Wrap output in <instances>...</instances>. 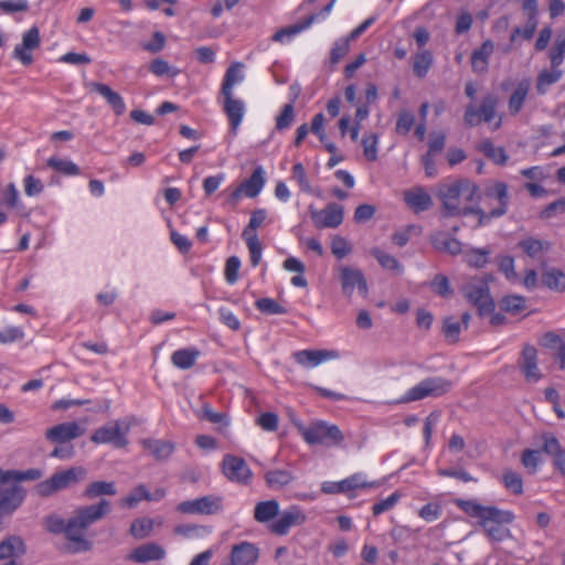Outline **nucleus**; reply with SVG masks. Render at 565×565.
<instances>
[{
  "label": "nucleus",
  "instance_id": "obj_1",
  "mask_svg": "<svg viewBox=\"0 0 565 565\" xmlns=\"http://www.w3.org/2000/svg\"><path fill=\"white\" fill-rule=\"evenodd\" d=\"M446 216L477 215V206L469 203L479 199V186L469 179L446 180L436 192Z\"/></svg>",
  "mask_w": 565,
  "mask_h": 565
},
{
  "label": "nucleus",
  "instance_id": "obj_2",
  "mask_svg": "<svg viewBox=\"0 0 565 565\" xmlns=\"http://www.w3.org/2000/svg\"><path fill=\"white\" fill-rule=\"evenodd\" d=\"M111 510V503L102 499L96 504L78 507L68 519L72 551H87L90 547L85 539V531L94 523L104 519Z\"/></svg>",
  "mask_w": 565,
  "mask_h": 565
},
{
  "label": "nucleus",
  "instance_id": "obj_3",
  "mask_svg": "<svg viewBox=\"0 0 565 565\" xmlns=\"http://www.w3.org/2000/svg\"><path fill=\"white\" fill-rule=\"evenodd\" d=\"M482 195L487 205L492 207L489 212H486L480 206H477L478 226L488 225L493 218L502 217L507 214L510 205L509 188L502 181H494L488 184Z\"/></svg>",
  "mask_w": 565,
  "mask_h": 565
},
{
  "label": "nucleus",
  "instance_id": "obj_4",
  "mask_svg": "<svg viewBox=\"0 0 565 565\" xmlns=\"http://www.w3.org/2000/svg\"><path fill=\"white\" fill-rule=\"evenodd\" d=\"M499 97L493 93L487 94L479 107L469 104L463 115L466 126L476 127L484 121L490 125L492 131L498 130L502 125V117L497 113Z\"/></svg>",
  "mask_w": 565,
  "mask_h": 565
},
{
  "label": "nucleus",
  "instance_id": "obj_5",
  "mask_svg": "<svg viewBox=\"0 0 565 565\" xmlns=\"http://www.w3.org/2000/svg\"><path fill=\"white\" fill-rule=\"evenodd\" d=\"M300 433L309 445L339 446L344 439L342 431L337 425L322 420L312 423L309 426H301Z\"/></svg>",
  "mask_w": 565,
  "mask_h": 565
},
{
  "label": "nucleus",
  "instance_id": "obj_6",
  "mask_svg": "<svg viewBox=\"0 0 565 565\" xmlns=\"http://www.w3.org/2000/svg\"><path fill=\"white\" fill-rule=\"evenodd\" d=\"M85 469L82 467H72L70 469L55 472L51 478L36 484V492L41 497H50L61 490L76 484L85 477Z\"/></svg>",
  "mask_w": 565,
  "mask_h": 565
},
{
  "label": "nucleus",
  "instance_id": "obj_7",
  "mask_svg": "<svg viewBox=\"0 0 565 565\" xmlns=\"http://www.w3.org/2000/svg\"><path fill=\"white\" fill-rule=\"evenodd\" d=\"M451 382L441 376L427 377L411 387L399 399L401 403H411L426 397H438L451 388Z\"/></svg>",
  "mask_w": 565,
  "mask_h": 565
},
{
  "label": "nucleus",
  "instance_id": "obj_8",
  "mask_svg": "<svg viewBox=\"0 0 565 565\" xmlns=\"http://www.w3.org/2000/svg\"><path fill=\"white\" fill-rule=\"evenodd\" d=\"M466 299L478 308L480 316L490 315L494 309V301L490 296L486 280L472 278L462 287Z\"/></svg>",
  "mask_w": 565,
  "mask_h": 565
},
{
  "label": "nucleus",
  "instance_id": "obj_9",
  "mask_svg": "<svg viewBox=\"0 0 565 565\" xmlns=\"http://www.w3.org/2000/svg\"><path fill=\"white\" fill-rule=\"evenodd\" d=\"M335 271L338 273L342 295L345 298H351L354 290H358L362 297L367 296V281L361 269L341 264L335 267Z\"/></svg>",
  "mask_w": 565,
  "mask_h": 565
},
{
  "label": "nucleus",
  "instance_id": "obj_10",
  "mask_svg": "<svg viewBox=\"0 0 565 565\" xmlns=\"http://www.w3.org/2000/svg\"><path fill=\"white\" fill-rule=\"evenodd\" d=\"M455 504L471 518L479 519V523L483 520L513 522L514 514L508 510H500L495 507H484L473 500H455Z\"/></svg>",
  "mask_w": 565,
  "mask_h": 565
},
{
  "label": "nucleus",
  "instance_id": "obj_11",
  "mask_svg": "<svg viewBox=\"0 0 565 565\" xmlns=\"http://www.w3.org/2000/svg\"><path fill=\"white\" fill-rule=\"evenodd\" d=\"M129 429L130 424L128 422L115 420L96 429L90 440L95 444H111L117 448H121L128 444L126 436Z\"/></svg>",
  "mask_w": 565,
  "mask_h": 565
},
{
  "label": "nucleus",
  "instance_id": "obj_12",
  "mask_svg": "<svg viewBox=\"0 0 565 565\" xmlns=\"http://www.w3.org/2000/svg\"><path fill=\"white\" fill-rule=\"evenodd\" d=\"M175 510L182 514H201L211 515L222 510V498L218 495L210 494L193 500L180 502Z\"/></svg>",
  "mask_w": 565,
  "mask_h": 565
},
{
  "label": "nucleus",
  "instance_id": "obj_13",
  "mask_svg": "<svg viewBox=\"0 0 565 565\" xmlns=\"http://www.w3.org/2000/svg\"><path fill=\"white\" fill-rule=\"evenodd\" d=\"M310 217L317 228H337L343 222L344 207L338 203H329L324 209L309 206Z\"/></svg>",
  "mask_w": 565,
  "mask_h": 565
},
{
  "label": "nucleus",
  "instance_id": "obj_14",
  "mask_svg": "<svg viewBox=\"0 0 565 565\" xmlns=\"http://www.w3.org/2000/svg\"><path fill=\"white\" fill-rule=\"evenodd\" d=\"M222 471L230 481L239 484H248L253 478V472L246 461L233 455L224 456Z\"/></svg>",
  "mask_w": 565,
  "mask_h": 565
},
{
  "label": "nucleus",
  "instance_id": "obj_15",
  "mask_svg": "<svg viewBox=\"0 0 565 565\" xmlns=\"http://www.w3.org/2000/svg\"><path fill=\"white\" fill-rule=\"evenodd\" d=\"M305 521L303 511L297 505H291L279 512L278 518L268 525V529L276 535H286L291 527L301 525Z\"/></svg>",
  "mask_w": 565,
  "mask_h": 565
},
{
  "label": "nucleus",
  "instance_id": "obj_16",
  "mask_svg": "<svg viewBox=\"0 0 565 565\" xmlns=\"http://www.w3.org/2000/svg\"><path fill=\"white\" fill-rule=\"evenodd\" d=\"M294 360L303 367H316L327 361L340 358L338 350H299L292 353Z\"/></svg>",
  "mask_w": 565,
  "mask_h": 565
},
{
  "label": "nucleus",
  "instance_id": "obj_17",
  "mask_svg": "<svg viewBox=\"0 0 565 565\" xmlns=\"http://www.w3.org/2000/svg\"><path fill=\"white\" fill-rule=\"evenodd\" d=\"M335 3V0H331L321 11L320 13L318 14H311L309 17H307L303 21L297 23V24H294V25H290L288 28H285V29H281L279 31H277L274 35H273V40L276 41V42H284V40L286 38H291L298 33H300L301 31L308 29L311 26V24L313 22H316L319 18H322L324 19L327 15H329V13L331 12L333 6Z\"/></svg>",
  "mask_w": 565,
  "mask_h": 565
},
{
  "label": "nucleus",
  "instance_id": "obj_18",
  "mask_svg": "<svg viewBox=\"0 0 565 565\" xmlns=\"http://www.w3.org/2000/svg\"><path fill=\"white\" fill-rule=\"evenodd\" d=\"M40 46V31L32 26L22 36V43L17 45L13 51V57L24 65H30L33 61L31 51Z\"/></svg>",
  "mask_w": 565,
  "mask_h": 565
},
{
  "label": "nucleus",
  "instance_id": "obj_19",
  "mask_svg": "<svg viewBox=\"0 0 565 565\" xmlns=\"http://www.w3.org/2000/svg\"><path fill=\"white\" fill-rule=\"evenodd\" d=\"M221 96L223 98V110L227 116L231 131L236 135L246 113L245 103L242 99L236 98L234 94Z\"/></svg>",
  "mask_w": 565,
  "mask_h": 565
},
{
  "label": "nucleus",
  "instance_id": "obj_20",
  "mask_svg": "<svg viewBox=\"0 0 565 565\" xmlns=\"http://www.w3.org/2000/svg\"><path fill=\"white\" fill-rule=\"evenodd\" d=\"M541 439L543 441L542 450L553 458L554 467L565 476V449L552 433H544Z\"/></svg>",
  "mask_w": 565,
  "mask_h": 565
},
{
  "label": "nucleus",
  "instance_id": "obj_21",
  "mask_svg": "<svg viewBox=\"0 0 565 565\" xmlns=\"http://www.w3.org/2000/svg\"><path fill=\"white\" fill-rule=\"evenodd\" d=\"M520 367L525 380L530 383H536L542 377L537 366V352L534 347L525 345L523 348Z\"/></svg>",
  "mask_w": 565,
  "mask_h": 565
},
{
  "label": "nucleus",
  "instance_id": "obj_22",
  "mask_svg": "<svg viewBox=\"0 0 565 565\" xmlns=\"http://www.w3.org/2000/svg\"><path fill=\"white\" fill-rule=\"evenodd\" d=\"M84 434V429L75 422L55 425L46 430V438L55 443H66Z\"/></svg>",
  "mask_w": 565,
  "mask_h": 565
},
{
  "label": "nucleus",
  "instance_id": "obj_23",
  "mask_svg": "<svg viewBox=\"0 0 565 565\" xmlns=\"http://www.w3.org/2000/svg\"><path fill=\"white\" fill-rule=\"evenodd\" d=\"M406 204L415 212H424L433 206L431 196L423 186H417L404 192Z\"/></svg>",
  "mask_w": 565,
  "mask_h": 565
},
{
  "label": "nucleus",
  "instance_id": "obj_24",
  "mask_svg": "<svg viewBox=\"0 0 565 565\" xmlns=\"http://www.w3.org/2000/svg\"><path fill=\"white\" fill-rule=\"evenodd\" d=\"M0 519L15 511L24 499V491L20 486H10V489L1 493Z\"/></svg>",
  "mask_w": 565,
  "mask_h": 565
},
{
  "label": "nucleus",
  "instance_id": "obj_25",
  "mask_svg": "<svg viewBox=\"0 0 565 565\" xmlns=\"http://www.w3.org/2000/svg\"><path fill=\"white\" fill-rule=\"evenodd\" d=\"M258 555V548L254 544L242 542L233 546L231 559L234 565H254Z\"/></svg>",
  "mask_w": 565,
  "mask_h": 565
},
{
  "label": "nucleus",
  "instance_id": "obj_26",
  "mask_svg": "<svg viewBox=\"0 0 565 565\" xmlns=\"http://www.w3.org/2000/svg\"><path fill=\"white\" fill-rule=\"evenodd\" d=\"M89 86L93 90L98 93L107 100V103L117 116H120L126 111V104L122 97L118 93L113 90L108 85L93 82L89 84Z\"/></svg>",
  "mask_w": 565,
  "mask_h": 565
},
{
  "label": "nucleus",
  "instance_id": "obj_27",
  "mask_svg": "<svg viewBox=\"0 0 565 565\" xmlns=\"http://www.w3.org/2000/svg\"><path fill=\"white\" fill-rule=\"evenodd\" d=\"M166 551L156 543H147L136 547L129 555V559L137 563H146L150 561L162 559Z\"/></svg>",
  "mask_w": 565,
  "mask_h": 565
},
{
  "label": "nucleus",
  "instance_id": "obj_28",
  "mask_svg": "<svg viewBox=\"0 0 565 565\" xmlns=\"http://www.w3.org/2000/svg\"><path fill=\"white\" fill-rule=\"evenodd\" d=\"M494 44L491 40H486L481 46L471 54V65L475 73L484 74L488 72L489 57L493 53Z\"/></svg>",
  "mask_w": 565,
  "mask_h": 565
},
{
  "label": "nucleus",
  "instance_id": "obj_29",
  "mask_svg": "<svg viewBox=\"0 0 565 565\" xmlns=\"http://www.w3.org/2000/svg\"><path fill=\"white\" fill-rule=\"evenodd\" d=\"M243 68L244 65L239 62H235L228 66L222 83L221 95L234 94V86L241 84L245 78Z\"/></svg>",
  "mask_w": 565,
  "mask_h": 565
},
{
  "label": "nucleus",
  "instance_id": "obj_30",
  "mask_svg": "<svg viewBox=\"0 0 565 565\" xmlns=\"http://www.w3.org/2000/svg\"><path fill=\"white\" fill-rule=\"evenodd\" d=\"M280 512V505L277 500H267L258 502L254 509V519L258 523L274 522Z\"/></svg>",
  "mask_w": 565,
  "mask_h": 565
},
{
  "label": "nucleus",
  "instance_id": "obj_31",
  "mask_svg": "<svg viewBox=\"0 0 565 565\" xmlns=\"http://www.w3.org/2000/svg\"><path fill=\"white\" fill-rule=\"evenodd\" d=\"M141 444L157 460H166L174 451V444L168 440L149 438L143 439Z\"/></svg>",
  "mask_w": 565,
  "mask_h": 565
},
{
  "label": "nucleus",
  "instance_id": "obj_32",
  "mask_svg": "<svg viewBox=\"0 0 565 565\" xmlns=\"http://www.w3.org/2000/svg\"><path fill=\"white\" fill-rule=\"evenodd\" d=\"M24 553L25 545L19 536H10L0 543V559L18 558Z\"/></svg>",
  "mask_w": 565,
  "mask_h": 565
},
{
  "label": "nucleus",
  "instance_id": "obj_33",
  "mask_svg": "<svg viewBox=\"0 0 565 565\" xmlns=\"http://www.w3.org/2000/svg\"><path fill=\"white\" fill-rule=\"evenodd\" d=\"M530 87V79H523L518 84L516 88L514 89L508 102V108L511 115L514 116L521 111L523 104L526 99V96L529 94Z\"/></svg>",
  "mask_w": 565,
  "mask_h": 565
},
{
  "label": "nucleus",
  "instance_id": "obj_34",
  "mask_svg": "<svg viewBox=\"0 0 565 565\" xmlns=\"http://www.w3.org/2000/svg\"><path fill=\"white\" fill-rule=\"evenodd\" d=\"M199 356L200 351L196 348L180 349L172 353L171 362L178 369L188 370L195 364Z\"/></svg>",
  "mask_w": 565,
  "mask_h": 565
},
{
  "label": "nucleus",
  "instance_id": "obj_35",
  "mask_svg": "<svg viewBox=\"0 0 565 565\" xmlns=\"http://www.w3.org/2000/svg\"><path fill=\"white\" fill-rule=\"evenodd\" d=\"M264 185V170L262 167H258L253 171L252 175L241 184V188L247 198H255L260 193Z\"/></svg>",
  "mask_w": 565,
  "mask_h": 565
},
{
  "label": "nucleus",
  "instance_id": "obj_36",
  "mask_svg": "<svg viewBox=\"0 0 565 565\" xmlns=\"http://www.w3.org/2000/svg\"><path fill=\"white\" fill-rule=\"evenodd\" d=\"M511 522L483 520L480 525L483 527L488 537L495 542L504 541L511 536L509 529L502 526V524H510Z\"/></svg>",
  "mask_w": 565,
  "mask_h": 565
},
{
  "label": "nucleus",
  "instance_id": "obj_37",
  "mask_svg": "<svg viewBox=\"0 0 565 565\" xmlns=\"http://www.w3.org/2000/svg\"><path fill=\"white\" fill-rule=\"evenodd\" d=\"M522 250L531 258H540L551 248V243L534 237H527L519 243Z\"/></svg>",
  "mask_w": 565,
  "mask_h": 565
},
{
  "label": "nucleus",
  "instance_id": "obj_38",
  "mask_svg": "<svg viewBox=\"0 0 565 565\" xmlns=\"http://www.w3.org/2000/svg\"><path fill=\"white\" fill-rule=\"evenodd\" d=\"M370 253L384 269L391 270L396 275H401L403 273V265L393 255L379 247H373Z\"/></svg>",
  "mask_w": 565,
  "mask_h": 565
},
{
  "label": "nucleus",
  "instance_id": "obj_39",
  "mask_svg": "<svg viewBox=\"0 0 565 565\" xmlns=\"http://www.w3.org/2000/svg\"><path fill=\"white\" fill-rule=\"evenodd\" d=\"M117 494V488L114 482L109 481H94L90 482L83 495L87 499H95L103 495H115Z\"/></svg>",
  "mask_w": 565,
  "mask_h": 565
},
{
  "label": "nucleus",
  "instance_id": "obj_40",
  "mask_svg": "<svg viewBox=\"0 0 565 565\" xmlns=\"http://www.w3.org/2000/svg\"><path fill=\"white\" fill-rule=\"evenodd\" d=\"M431 243L436 249L447 252L451 255H458L461 252V243L443 233L434 235Z\"/></svg>",
  "mask_w": 565,
  "mask_h": 565
},
{
  "label": "nucleus",
  "instance_id": "obj_41",
  "mask_svg": "<svg viewBox=\"0 0 565 565\" xmlns=\"http://www.w3.org/2000/svg\"><path fill=\"white\" fill-rule=\"evenodd\" d=\"M478 149L498 164H504L508 160L504 149L502 147H495L489 139L482 140Z\"/></svg>",
  "mask_w": 565,
  "mask_h": 565
},
{
  "label": "nucleus",
  "instance_id": "obj_42",
  "mask_svg": "<svg viewBox=\"0 0 565 565\" xmlns=\"http://www.w3.org/2000/svg\"><path fill=\"white\" fill-rule=\"evenodd\" d=\"M294 477L288 470H271L265 475L266 483L269 488L279 490L292 481Z\"/></svg>",
  "mask_w": 565,
  "mask_h": 565
},
{
  "label": "nucleus",
  "instance_id": "obj_43",
  "mask_svg": "<svg viewBox=\"0 0 565 565\" xmlns=\"http://www.w3.org/2000/svg\"><path fill=\"white\" fill-rule=\"evenodd\" d=\"M542 282L550 289L556 291L565 290V275L558 269L552 268L544 271Z\"/></svg>",
  "mask_w": 565,
  "mask_h": 565
},
{
  "label": "nucleus",
  "instance_id": "obj_44",
  "mask_svg": "<svg viewBox=\"0 0 565 565\" xmlns=\"http://www.w3.org/2000/svg\"><path fill=\"white\" fill-rule=\"evenodd\" d=\"M148 499H150V492L147 490L146 486L138 484L127 497L120 499L119 504L124 508L132 509L141 500L148 501Z\"/></svg>",
  "mask_w": 565,
  "mask_h": 565
},
{
  "label": "nucleus",
  "instance_id": "obj_45",
  "mask_svg": "<svg viewBox=\"0 0 565 565\" xmlns=\"http://www.w3.org/2000/svg\"><path fill=\"white\" fill-rule=\"evenodd\" d=\"M375 486L376 482H366L362 473H354L349 478L340 481V491H342V493H347L355 489L372 488Z\"/></svg>",
  "mask_w": 565,
  "mask_h": 565
},
{
  "label": "nucleus",
  "instance_id": "obj_46",
  "mask_svg": "<svg viewBox=\"0 0 565 565\" xmlns=\"http://www.w3.org/2000/svg\"><path fill=\"white\" fill-rule=\"evenodd\" d=\"M149 71L158 77H175L178 74H180L179 68L170 65L167 61L160 57L151 61L149 65Z\"/></svg>",
  "mask_w": 565,
  "mask_h": 565
},
{
  "label": "nucleus",
  "instance_id": "obj_47",
  "mask_svg": "<svg viewBox=\"0 0 565 565\" xmlns=\"http://www.w3.org/2000/svg\"><path fill=\"white\" fill-rule=\"evenodd\" d=\"M433 64V55L429 51H423L415 55L413 71L416 76L425 77Z\"/></svg>",
  "mask_w": 565,
  "mask_h": 565
},
{
  "label": "nucleus",
  "instance_id": "obj_48",
  "mask_svg": "<svg viewBox=\"0 0 565 565\" xmlns=\"http://www.w3.org/2000/svg\"><path fill=\"white\" fill-rule=\"evenodd\" d=\"M565 54V29L558 33L554 46L550 50L548 56L554 68L558 67L564 61Z\"/></svg>",
  "mask_w": 565,
  "mask_h": 565
},
{
  "label": "nucleus",
  "instance_id": "obj_49",
  "mask_svg": "<svg viewBox=\"0 0 565 565\" xmlns=\"http://www.w3.org/2000/svg\"><path fill=\"white\" fill-rule=\"evenodd\" d=\"M47 166L53 170L66 175H76L79 172L78 167L74 162L57 157H51L47 160Z\"/></svg>",
  "mask_w": 565,
  "mask_h": 565
},
{
  "label": "nucleus",
  "instance_id": "obj_50",
  "mask_svg": "<svg viewBox=\"0 0 565 565\" xmlns=\"http://www.w3.org/2000/svg\"><path fill=\"white\" fill-rule=\"evenodd\" d=\"M489 255L488 248H472L466 254V262L471 267L482 268L487 265Z\"/></svg>",
  "mask_w": 565,
  "mask_h": 565
},
{
  "label": "nucleus",
  "instance_id": "obj_51",
  "mask_svg": "<svg viewBox=\"0 0 565 565\" xmlns=\"http://www.w3.org/2000/svg\"><path fill=\"white\" fill-rule=\"evenodd\" d=\"M537 19H527L523 28H514L510 36L511 44H514L520 36L524 40H531L535 33Z\"/></svg>",
  "mask_w": 565,
  "mask_h": 565
},
{
  "label": "nucleus",
  "instance_id": "obj_52",
  "mask_svg": "<svg viewBox=\"0 0 565 565\" xmlns=\"http://www.w3.org/2000/svg\"><path fill=\"white\" fill-rule=\"evenodd\" d=\"M46 530L54 534L64 533L65 537L71 542V535L68 532V520L65 522L57 515H50L45 520Z\"/></svg>",
  "mask_w": 565,
  "mask_h": 565
},
{
  "label": "nucleus",
  "instance_id": "obj_53",
  "mask_svg": "<svg viewBox=\"0 0 565 565\" xmlns=\"http://www.w3.org/2000/svg\"><path fill=\"white\" fill-rule=\"evenodd\" d=\"M256 308L266 315H285L287 309L271 298H260L255 302Z\"/></svg>",
  "mask_w": 565,
  "mask_h": 565
},
{
  "label": "nucleus",
  "instance_id": "obj_54",
  "mask_svg": "<svg viewBox=\"0 0 565 565\" xmlns=\"http://www.w3.org/2000/svg\"><path fill=\"white\" fill-rule=\"evenodd\" d=\"M562 76V71H543L537 77L536 89L540 94H545L550 85L556 83Z\"/></svg>",
  "mask_w": 565,
  "mask_h": 565
},
{
  "label": "nucleus",
  "instance_id": "obj_55",
  "mask_svg": "<svg viewBox=\"0 0 565 565\" xmlns=\"http://www.w3.org/2000/svg\"><path fill=\"white\" fill-rule=\"evenodd\" d=\"M504 487L514 494L523 492V480L521 476L512 470L504 471L502 476Z\"/></svg>",
  "mask_w": 565,
  "mask_h": 565
},
{
  "label": "nucleus",
  "instance_id": "obj_56",
  "mask_svg": "<svg viewBox=\"0 0 565 565\" xmlns=\"http://www.w3.org/2000/svg\"><path fill=\"white\" fill-rule=\"evenodd\" d=\"M350 36L348 35L344 39H339L333 43V46L330 52V63L337 64L339 63L349 52L350 49Z\"/></svg>",
  "mask_w": 565,
  "mask_h": 565
},
{
  "label": "nucleus",
  "instance_id": "obj_57",
  "mask_svg": "<svg viewBox=\"0 0 565 565\" xmlns=\"http://www.w3.org/2000/svg\"><path fill=\"white\" fill-rule=\"evenodd\" d=\"M267 217V212L265 209L255 210L252 213L248 225L243 231L242 236H257L256 230L262 226Z\"/></svg>",
  "mask_w": 565,
  "mask_h": 565
},
{
  "label": "nucleus",
  "instance_id": "obj_58",
  "mask_svg": "<svg viewBox=\"0 0 565 565\" xmlns=\"http://www.w3.org/2000/svg\"><path fill=\"white\" fill-rule=\"evenodd\" d=\"M153 529V521L151 519L142 518L137 519L130 526V533L136 539L147 537Z\"/></svg>",
  "mask_w": 565,
  "mask_h": 565
},
{
  "label": "nucleus",
  "instance_id": "obj_59",
  "mask_svg": "<svg viewBox=\"0 0 565 565\" xmlns=\"http://www.w3.org/2000/svg\"><path fill=\"white\" fill-rule=\"evenodd\" d=\"M525 299L522 296H505L500 301V308L510 313H518L524 309Z\"/></svg>",
  "mask_w": 565,
  "mask_h": 565
},
{
  "label": "nucleus",
  "instance_id": "obj_60",
  "mask_svg": "<svg viewBox=\"0 0 565 565\" xmlns=\"http://www.w3.org/2000/svg\"><path fill=\"white\" fill-rule=\"evenodd\" d=\"M250 256V264L253 267L258 266L262 259L263 247L258 236H243Z\"/></svg>",
  "mask_w": 565,
  "mask_h": 565
},
{
  "label": "nucleus",
  "instance_id": "obj_61",
  "mask_svg": "<svg viewBox=\"0 0 565 565\" xmlns=\"http://www.w3.org/2000/svg\"><path fill=\"white\" fill-rule=\"evenodd\" d=\"M379 137L376 134H369L362 138L363 153L369 161L377 159Z\"/></svg>",
  "mask_w": 565,
  "mask_h": 565
},
{
  "label": "nucleus",
  "instance_id": "obj_62",
  "mask_svg": "<svg viewBox=\"0 0 565 565\" xmlns=\"http://www.w3.org/2000/svg\"><path fill=\"white\" fill-rule=\"evenodd\" d=\"M331 252L338 259H343L352 252V247L344 237L335 235L331 241Z\"/></svg>",
  "mask_w": 565,
  "mask_h": 565
},
{
  "label": "nucleus",
  "instance_id": "obj_63",
  "mask_svg": "<svg viewBox=\"0 0 565 565\" xmlns=\"http://www.w3.org/2000/svg\"><path fill=\"white\" fill-rule=\"evenodd\" d=\"M295 119V109L292 104H286L281 113L276 118V129L285 130L289 128Z\"/></svg>",
  "mask_w": 565,
  "mask_h": 565
},
{
  "label": "nucleus",
  "instance_id": "obj_64",
  "mask_svg": "<svg viewBox=\"0 0 565 565\" xmlns=\"http://www.w3.org/2000/svg\"><path fill=\"white\" fill-rule=\"evenodd\" d=\"M415 117L408 110H402L396 121V132L398 135H407L414 126Z\"/></svg>",
  "mask_w": 565,
  "mask_h": 565
}]
</instances>
